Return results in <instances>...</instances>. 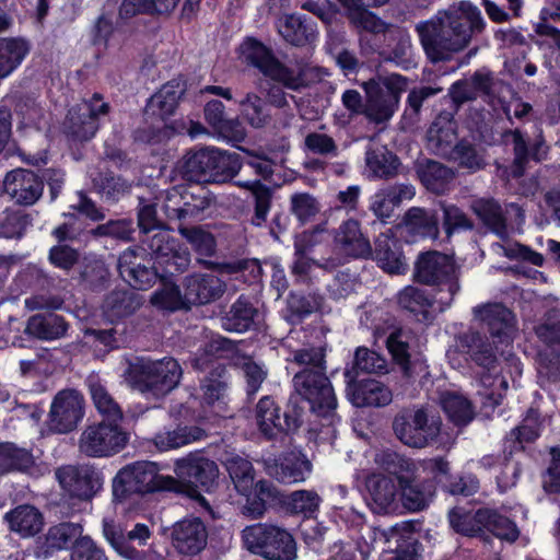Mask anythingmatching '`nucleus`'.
Instances as JSON below:
<instances>
[{
	"instance_id": "obj_1",
	"label": "nucleus",
	"mask_w": 560,
	"mask_h": 560,
	"mask_svg": "<svg viewBox=\"0 0 560 560\" xmlns=\"http://www.w3.org/2000/svg\"><path fill=\"white\" fill-rule=\"evenodd\" d=\"M480 10L470 2L439 11L431 19L416 25L420 44L432 62L446 61L465 49L475 34L485 28Z\"/></svg>"
},
{
	"instance_id": "obj_2",
	"label": "nucleus",
	"mask_w": 560,
	"mask_h": 560,
	"mask_svg": "<svg viewBox=\"0 0 560 560\" xmlns=\"http://www.w3.org/2000/svg\"><path fill=\"white\" fill-rule=\"evenodd\" d=\"M375 463L395 476L399 487V503L409 512L425 510L432 502L436 486L432 478H421L413 459L385 450L375 455Z\"/></svg>"
},
{
	"instance_id": "obj_3",
	"label": "nucleus",
	"mask_w": 560,
	"mask_h": 560,
	"mask_svg": "<svg viewBox=\"0 0 560 560\" xmlns=\"http://www.w3.org/2000/svg\"><path fill=\"white\" fill-rule=\"evenodd\" d=\"M223 465L234 489L246 499L244 514L252 518L262 517L267 511V504L279 498L277 488L268 480L256 481L255 468L246 457L229 454L223 459Z\"/></svg>"
},
{
	"instance_id": "obj_4",
	"label": "nucleus",
	"mask_w": 560,
	"mask_h": 560,
	"mask_svg": "<svg viewBox=\"0 0 560 560\" xmlns=\"http://www.w3.org/2000/svg\"><path fill=\"white\" fill-rule=\"evenodd\" d=\"M183 370L173 358L162 360L137 359L126 371L130 386L147 398L160 399L175 389L182 378Z\"/></svg>"
},
{
	"instance_id": "obj_5",
	"label": "nucleus",
	"mask_w": 560,
	"mask_h": 560,
	"mask_svg": "<svg viewBox=\"0 0 560 560\" xmlns=\"http://www.w3.org/2000/svg\"><path fill=\"white\" fill-rule=\"evenodd\" d=\"M184 86L178 81L165 83L153 94L145 106L144 116L152 126L142 127L135 131V139L143 143H159L168 139L174 130L166 124L184 94Z\"/></svg>"
},
{
	"instance_id": "obj_6",
	"label": "nucleus",
	"mask_w": 560,
	"mask_h": 560,
	"mask_svg": "<svg viewBox=\"0 0 560 560\" xmlns=\"http://www.w3.org/2000/svg\"><path fill=\"white\" fill-rule=\"evenodd\" d=\"M246 550L265 560H295L298 547L293 535L284 527L271 523H257L242 530Z\"/></svg>"
},
{
	"instance_id": "obj_7",
	"label": "nucleus",
	"mask_w": 560,
	"mask_h": 560,
	"mask_svg": "<svg viewBox=\"0 0 560 560\" xmlns=\"http://www.w3.org/2000/svg\"><path fill=\"white\" fill-rule=\"evenodd\" d=\"M177 481L159 474L152 462H136L121 468L113 480V495L124 501L130 494H145L158 490L176 489Z\"/></svg>"
},
{
	"instance_id": "obj_8",
	"label": "nucleus",
	"mask_w": 560,
	"mask_h": 560,
	"mask_svg": "<svg viewBox=\"0 0 560 560\" xmlns=\"http://www.w3.org/2000/svg\"><path fill=\"white\" fill-rule=\"evenodd\" d=\"M243 62L258 69L265 77L282 86L299 91L305 85L301 71L296 72L281 62L273 51L255 38H246L240 46Z\"/></svg>"
},
{
	"instance_id": "obj_9",
	"label": "nucleus",
	"mask_w": 560,
	"mask_h": 560,
	"mask_svg": "<svg viewBox=\"0 0 560 560\" xmlns=\"http://www.w3.org/2000/svg\"><path fill=\"white\" fill-rule=\"evenodd\" d=\"M295 392L310 402L311 409L319 417L334 418L337 398L326 368H303L293 376Z\"/></svg>"
},
{
	"instance_id": "obj_10",
	"label": "nucleus",
	"mask_w": 560,
	"mask_h": 560,
	"mask_svg": "<svg viewBox=\"0 0 560 560\" xmlns=\"http://www.w3.org/2000/svg\"><path fill=\"white\" fill-rule=\"evenodd\" d=\"M393 430L402 444L413 448H424L438 439L441 421L427 409L418 408L396 415L393 420Z\"/></svg>"
},
{
	"instance_id": "obj_11",
	"label": "nucleus",
	"mask_w": 560,
	"mask_h": 560,
	"mask_svg": "<svg viewBox=\"0 0 560 560\" xmlns=\"http://www.w3.org/2000/svg\"><path fill=\"white\" fill-rule=\"evenodd\" d=\"M364 86L368 94L364 115L369 120L381 124L394 115L407 82L394 73L381 79L380 83L370 81Z\"/></svg>"
},
{
	"instance_id": "obj_12",
	"label": "nucleus",
	"mask_w": 560,
	"mask_h": 560,
	"mask_svg": "<svg viewBox=\"0 0 560 560\" xmlns=\"http://www.w3.org/2000/svg\"><path fill=\"white\" fill-rule=\"evenodd\" d=\"M128 443V433L118 423L98 422L84 428L78 446L89 457H107L119 453Z\"/></svg>"
},
{
	"instance_id": "obj_13",
	"label": "nucleus",
	"mask_w": 560,
	"mask_h": 560,
	"mask_svg": "<svg viewBox=\"0 0 560 560\" xmlns=\"http://www.w3.org/2000/svg\"><path fill=\"white\" fill-rule=\"evenodd\" d=\"M109 113V104L98 93L71 107L63 122L66 135L75 141H88L98 130V119Z\"/></svg>"
},
{
	"instance_id": "obj_14",
	"label": "nucleus",
	"mask_w": 560,
	"mask_h": 560,
	"mask_svg": "<svg viewBox=\"0 0 560 560\" xmlns=\"http://www.w3.org/2000/svg\"><path fill=\"white\" fill-rule=\"evenodd\" d=\"M416 279L428 285L445 284L450 293L446 301L441 302L448 306L453 296L459 291L456 276V266L451 257L439 252H429L419 256L416 262Z\"/></svg>"
},
{
	"instance_id": "obj_15",
	"label": "nucleus",
	"mask_w": 560,
	"mask_h": 560,
	"mask_svg": "<svg viewBox=\"0 0 560 560\" xmlns=\"http://www.w3.org/2000/svg\"><path fill=\"white\" fill-rule=\"evenodd\" d=\"M83 416V396L75 389H62L51 401L46 424L51 433L67 434L78 427Z\"/></svg>"
},
{
	"instance_id": "obj_16",
	"label": "nucleus",
	"mask_w": 560,
	"mask_h": 560,
	"mask_svg": "<svg viewBox=\"0 0 560 560\" xmlns=\"http://www.w3.org/2000/svg\"><path fill=\"white\" fill-rule=\"evenodd\" d=\"M56 479L61 489L80 501L91 500L102 488L100 471L91 465H65L56 469Z\"/></svg>"
},
{
	"instance_id": "obj_17",
	"label": "nucleus",
	"mask_w": 560,
	"mask_h": 560,
	"mask_svg": "<svg viewBox=\"0 0 560 560\" xmlns=\"http://www.w3.org/2000/svg\"><path fill=\"white\" fill-rule=\"evenodd\" d=\"M218 472V466L213 460L196 453H190L175 463V474L183 486L187 487V493L191 498L199 497L198 487L210 489Z\"/></svg>"
},
{
	"instance_id": "obj_18",
	"label": "nucleus",
	"mask_w": 560,
	"mask_h": 560,
	"mask_svg": "<svg viewBox=\"0 0 560 560\" xmlns=\"http://www.w3.org/2000/svg\"><path fill=\"white\" fill-rule=\"evenodd\" d=\"M103 535L110 546L124 558L128 560H144L145 556L130 546V541H136L139 546L147 545L151 537V530L148 525L137 523L132 529L127 533L113 520H103Z\"/></svg>"
},
{
	"instance_id": "obj_19",
	"label": "nucleus",
	"mask_w": 560,
	"mask_h": 560,
	"mask_svg": "<svg viewBox=\"0 0 560 560\" xmlns=\"http://www.w3.org/2000/svg\"><path fill=\"white\" fill-rule=\"evenodd\" d=\"M345 376L347 395L353 406L382 408L393 401V392L384 383L374 378L355 382L351 371H346Z\"/></svg>"
},
{
	"instance_id": "obj_20",
	"label": "nucleus",
	"mask_w": 560,
	"mask_h": 560,
	"mask_svg": "<svg viewBox=\"0 0 560 560\" xmlns=\"http://www.w3.org/2000/svg\"><path fill=\"white\" fill-rule=\"evenodd\" d=\"M415 196L416 188L411 184L387 185L369 198V210L378 221L386 224L394 217L395 209L402 202L412 200Z\"/></svg>"
},
{
	"instance_id": "obj_21",
	"label": "nucleus",
	"mask_w": 560,
	"mask_h": 560,
	"mask_svg": "<svg viewBox=\"0 0 560 560\" xmlns=\"http://www.w3.org/2000/svg\"><path fill=\"white\" fill-rule=\"evenodd\" d=\"M256 421L260 432L268 439L296 430L301 422L298 415L281 413L280 407L269 397H262L256 407Z\"/></svg>"
},
{
	"instance_id": "obj_22",
	"label": "nucleus",
	"mask_w": 560,
	"mask_h": 560,
	"mask_svg": "<svg viewBox=\"0 0 560 560\" xmlns=\"http://www.w3.org/2000/svg\"><path fill=\"white\" fill-rule=\"evenodd\" d=\"M171 536L172 545L179 553L194 556L206 547L208 532L200 518L192 517L175 523Z\"/></svg>"
},
{
	"instance_id": "obj_23",
	"label": "nucleus",
	"mask_w": 560,
	"mask_h": 560,
	"mask_svg": "<svg viewBox=\"0 0 560 560\" xmlns=\"http://www.w3.org/2000/svg\"><path fill=\"white\" fill-rule=\"evenodd\" d=\"M183 287L188 306L203 305L220 299L226 285L213 273H191L184 278Z\"/></svg>"
},
{
	"instance_id": "obj_24",
	"label": "nucleus",
	"mask_w": 560,
	"mask_h": 560,
	"mask_svg": "<svg viewBox=\"0 0 560 560\" xmlns=\"http://www.w3.org/2000/svg\"><path fill=\"white\" fill-rule=\"evenodd\" d=\"M4 191L19 205L32 206L43 194L42 179L28 170H13L7 174Z\"/></svg>"
},
{
	"instance_id": "obj_25",
	"label": "nucleus",
	"mask_w": 560,
	"mask_h": 560,
	"mask_svg": "<svg viewBox=\"0 0 560 560\" xmlns=\"http://www.w3.org/2000/svg\"><path fill=\"white\" fill-rule=\"evenodd\" d=\"M369 505L378 514L394 513L399 509V487L392 477L374 474L366 478Z\"/></svg>"
},
{
	"instance_id": "obj_26",
	"label": "nucleus",
	"mask_w": 560,
	"mask_h": 560,
	"mask_svg": "<svg viewBox=\"0 0 560 560\" xmlns=\"http://www.w3.org/2000/svg\"><path fill=\"white\" fill-rule=\"evenodd\" d=\"M410 335L402 329H395L386 339V348L397 364L405 378H413L425 371V366L420 361L410 360Z\"/></svg>"
},
{
	"instance_id": "obj_27",
	"label": "nucleus",
	"mask_w": 560,
	"mask_h": 560,
	"mask_svg": "<svg viewBox=\"0 0 560 560\" xmlns=\"http://www.w3.org/2000/svg\"><path fill=\"white\" fill-rule=\"evenodd\" d=\"M457 139L456 122L451 112L440 113L427 132V148L434 154L445 158Z\"/></svg>"
},
{
	"instance_id": "obj_28",
	"label": "nucleus",
	"mask_w": 560,
	"mask_h": 560,
	"mask_svg": "<svg viewBox=\"0 0 560 560\" xmlns=\"http://www.w3.org/2000/svg\"><path fill=\"white\" fill-rule=\"evenodd\" d=\"M374 257L378 266L388 273H404L407 264L401 252L400 243L392 230L381 233L375 240Z\"/></svg>"
},
{
	"instance_id": "obj_29",
	"label": "nucleus",
	"mask_w": 560,
	"mask_h": 560,
	"mask_svg": "<svg viewBox=\"0 0 560 560\" xmlns=\"http://www.w3.org/2000/svg\"><path fill=\"white\" fill-rule=\"evenodd\" d=\"M312 464L301 453H289L273 466L268 467V474L278 481L287 485L304 481L311 474Z\"/></svg>"
},
{
	"instance_id": "obj_30",
	"label": "nucleus",
	"mask_w": 560,
	"mask_h": 560,
	"mask_svg": "<svg viewBox=\"0 0 560 560\" xmlns=\"http://www.w3.org/2000/svg\"><path fill=\"white\" fill-rule=\"evenodd\" d=\"M205 118L215 132L228 141H243L245 131L237 119L225 117V107L222 102L212 100L205 106Z\"/></svg>"
},
{
	"instance_id": "obj_31",
	"label": "nucleus",
	"mask_w": 560,
	"mask_h": 560,
	"mask_svg": "<svg viewBox=\"0 0 560 560\" xmlns=\"http://www.w3.org/2000/svg\"><path fill=\"white\" fill-rule=\"evenodd\" d=\"M474 314L486 323L493 337L509 338L514 329V315L499 303L486 304L474 308Z\"/></svg>"
},
{
	"instance_id": "obj_32",
	"label": "nucleus",
	"mask_w": 560,
	"mask_h": 560,
	"mask_svg": "<svg viewBox=\"0 0 560 560\" xmlns=\"http://www.w3.org/2000/svg\"><path fill=\"white\" fill-rule=\"evenodd\" d=\"M206 436L203 429L197 425H178L163 429L154 434L151 442L160 452H167L200 441Z\"/></svg>"
},
{
	"instance_id": "obj_33",
	"label": "nucleus",
	"mask_w": 560,
	"mask_h": 560,
	"mask_svg": "<svg viewBox=\"0 0 560 560\" xmlns=\"http://www.w3.org/2000/svg\"><path fill=\"white\" fill-rule=\"evenodd\" d=\"M505 139L506 141H511L513 144L515 158L511 173L514 177H520L523 175L524 165L529 158L536 161H540L547 154V147L545 145V141L540 136H538V139L535 141L530 149L528 148L523 135L517 129L509 131L505 135Z\"/></svg>"
},
{
	"instance_id": "obj_34",
	"label": "nucleus",
	"mask_w": 560,
	"mask_h": 560,
	"mask_svg": "<svg viewBox=\"0 0 560 560\" xmlns=\"http://www.w3.org/2000/svg\"><path fill=\"white\" fill-rule=\"evenodd\" d=\"M336 243L353 257H369L372 255L370 242L361 232L360 223L349 219L338 229L335 236Z\"/></svg>"
},
{
	"instance_id": "obj_35",
	"label": "nucleus",
	"mask_w": 560,
	"mask_h": 560,
	"mask_svg": "<svg viewBox=\"0 0 560 560\" xmlns=\"http://www.w3.org/2000/svg\"><path fill=\"white\" fill-rule=\"evenodd\" d=\"M68 330L65 319L56 314H36L27 319L25 334L39 340L62 338Z\"/></svg>"
},
{
	"instance_id": "obj_36",
	"label": "nucleus",
	"mask_w": 560,
	"mask_h": 560,
	"mask_svg": "<svg viewBox=\"0 0 560 560\" xmlns=\"http://www.w3.org/2000/svg\"><path fill=\"white\" fill-rule=\"evenodd\" d=\"M88 386L92 401L98 413L106 421L113 423L121 421L124 418V411L102 381L97 376L91 375L88 378Z\"/></svg>"
},
{
	"instance_id": "obj_37",
	"label": "nucleus",
	"mask_w": 560,
	"mask_h": 560,
	"mask_svg": "<svg viewBox=\"0 0 560 560\" xmlns=\"http://www.w3.org/2000/svg\"><path fill=\"white\" fill-rule=\"evenodd\" d=\"M398 158L384 145L370 147L365 152V165L372 178L388 179L397 175Z\"/></svg>"
},
{
	"instance_id": "obj_38",
	"label": "nucleus",
	"mask_w": 560,
	"mask_h": 560,
	"mask_svg": "<svg viewBox=\"0 0 560 560\" xmlns=\"http://www.w3.org/2000/svg\"><path fill=\"white\" fill-rule=\"evenodd\" d=\"M213 162V148L203 149L185 155L180 171L189 182H212Z\"/></svg>"
},
{
	"instance_id": "obj_39",
	"label": "nucleus",
	"mask_w": 560,
	"mask_h": 560,
	"mask_svg": "<svg viewBox=\"0 0 560 560\" xmlns=\"http://www.w3.org/2000/svg\"><path fill=\"white\" fill-rule=\"evenodd\" d=\"M346 11L350 23L358 31H365L373 34L385 33L387 24L378 16L369 11L362 0H337Z\"/></svg>"
},
{
	"instance_id": "obj_40",
	"label": "nucleus",
	"mask_w": 560,
	"mask_h": 560,
	"mask_svg": "<svg viewBox=\"0 0 560 560\" xmlns=\"http://www.w3.org/2000/svg\"><path fill=\"white\" fill-rule=\"evenodd\" d=\"M278 31L287 43L294 46H303L316 36L313 23L295 14L279 19Z\"/></svg>"
},
{
	"instance_id": "obj_41",
	"label": "nucleus",
	"mask_w": 560,
	"mask_h": 560,
	"mask_svg": "<svg viewBox=\"0 0 560 560\" xmlns=\"http://www.w3.org/2000/svg\"><path fill=\"white\" fill-rule=\"evenodd\" d=\"M11 530L22 537L36 535L43 527L40 512L32 505H20L4 515Z\"/></svg>"
},
{
	"instance_id": "obj_42",
	"label": "nucleus",
	"mask_w": 560,
	"mask_h": 560,
	"mask_svg": "<svg viewBox=\"0 0 560 560\" xmlns=\"http://www.w3.org/2000/svg\"><path fill=\"white\" fill-rule=\"evenodd\" d=\"M404 224L412 235L431 240L439 236V222L433 211L412 207L405 213Z\"/></svg>"
},
{
	"instance_id": "obj_43",
	"label": "nucleus",
	"mask_w": 560,
	"mask_h": 560,
	"mask_svg": "<svg viewBox=\"0 0 560 560\" xmlns=\"http://www.w3.org/2000/svg\"><path fill=\"white\" fill-rule=\"evenodd\" d=\"M257 310L250 301L241 295L221 318V326L228 331L244 332L250 328Z\"/></svg>"
},
{
	"instance_id": "obj_44",
	"label": "nucleus",
	"mask_w": 560,
	"mask_h": 560,
	"mask_svg": "<svg viewBox=\"0 0 560 560\" xmlns=\"http://www.w3.org/2000/svg\"><path fill=\"white\" fill-rule=\"evenodd\" d=\"M30 52L28 43L22 38H0V79L9 77Z\"/></svg>"
},
{
	"instance_id": "obj_45",
	"label": "nucleus",
	"mask_w": 560,
	"mask_h": 560,
	"mask_svg": "<svg viewBox=\"0 0 560 560\" xmlns=\"http://www.w3.org/2000/svg\"><path fill=\"white\" fill-rule=\"evenodd\" d=\"M471 210L497 235L500 237L506 235V220L494 199H476L471 202Z\"/></svg>"
},
{
	"instance_id": "obj_46",
	"label": "nucleus",
	"mask_w": 560,
	"mask_h": 560,
	"mask_svg": "<svg viewBox=\"0 0 560 560\" xmlns=\"http://www.w3.org/2000/svg\"><path fill=\"white\" fill-rule=\"evenodd\" d=\"M460 346L466 349L471 359L488 370L493 368L495 357L492 346L477 331H468L460 338Z\"/></svg>"
},
{
	"instance_id": "obj_47",
	"label": "nucleus",
	"mask_w": 560,
	"mask_h": 560,
	"mask_svg": "<svg viewBox=\"0 0 560 560\" xmlns=\"http://www.w3.org/2000/svg\"><path fill=\"white\" fill-rule=\"evenodd\" d=\"M479 520L483 521L482 529L489 530L500 539L515 541L520 536L516 524L494 510L480 509Z\"/></svg>"
},
{
	"instance_id": "obj_48",
	"label": "nucleus",
	"mask_w": 560,
	"mask_h": 560,
	"mask_svg": "<svg viewBox=\"0 0 560 560\" xmlns=\"http://www.w3.org/2000/svg\"><path fill=\"white\" fill-rule=\"evenodd\" d=\"M441 406L450 420L456 425H466L474 418V409L470 401L463 395L454 392H445L441 395Z\"/></svg>"
},
{
	"instance_id": "obj_49",
	"label": "nucleus",
	"mask_w": 560,
	"mask_h": 560,
	"mask_svg": "<svg viewBox=\"0 0 560 560\" xmlns=\"http://www.w3.org/2000/svg\"><path fill=\"white\" fill-rule=\"evenodd\" d=\"M238 105L243 119L253 128H264L270 122L271 116L265 101L258 94L248 92Z\"/></svg>"
},
{
	"instance_id": "obj_50",
	"label": "nucleus",
	"mask_w": 560,
	"mask_h": 560,
	"mask_svg": "<svg viewBox=\"0 0 560 560\" xmlns=\"http://www.w3.org/2000/svg\"><path fill=\"white\" fill-rule=\"evenodd\" d=\"M32 454L12 443L0 444V476L13 470H26L33 466Z\"/></svg>"
},
{
	"instance_id": "obj_51",
	"label": "nucleus",
	"mask_w": 560,
	"mask_h": 560,
	"mask_svg": "<svg viewBox=\"0 0 560 560\" xmlns=\"http://www.w3.org/2000/svg\"><path fill=\"white\" fill-rule=\"evenodd\" d=\"M445 159L457 163L458 166L474 173L486 166L485 156L481 150L467 141H460L454 145Z\"/></svg>"
},
{
	"instance_id": "obj_52",
	"label": "nucleus",
	"mask_w": 560,
	"mask_h": 560,
	"mask_svg": "<svg viewBox=\"0 0 560 560\" xmlns=\"http://www.w3.org/2000/svg\"><path fill=\"white\" fill-rule=\"evenodd\" d=\"M422 184L431 191L441 194L453 179V172L435 161H429L418 171Z\"/></svg>"
},
{
	"instance_id": "obj_53",
	"label": "nucleus",
	"mask_w": 560,
	"mask_h": 560,
	"mask_svg": "<svg viewBox=\"0 0 560 560\" xmlns=\"http://www.w3.org/2000/svg\"><path fill=\"white\" fill-rule=\"evenodd\" d=\"M352 375L359 373L386 374L388 373L387 360L380 353L365 347H359L354 353Z\"/></svg>"
},
{
	"instance_id": "obj_54",
	"label": "nucleus",
	"mask_w": 560,
	"mask_h": 560,
	"mask_svg": "<svg viewBox=\"0 0 560 560\" xmlns=\"http://www.w3.org/2000/svg\"><path fill=\"white\" fill-rule=\"evenodd\" d=\"M214 201V197L203 187L188 186L183 220H199Z\"/></svg>"
},
{
	"instance_id": "obj_55",
	"label": "nucleus",
	"mask_w": 560,
	"mask_h": 560,
	"mask_svg": "<svg viewBox=\"0 0 560 560\" xmlns=\"http://www.w3.org/2000/svg\"><path fill=\"white\" fill-rule=\"evenodd\" d=\"M203 400L208 405L223 400L228 392L226 370L221 364L214 366L208 376L201 382Z\"/></svg>"
},
{
	"instance_id": "obj_56",
	"label": "nucleus",
	"mask_w": 560,
	"mask_h": 560,
	"mask_svg": "<svg viewBox=\"0 0 560 560\" xmlns=\"http://www.w3.org/2000/svg\"><path fill=\"white\" fill-rule=\"evenodd\" d=\"M212 182L221 183L232 179L242 168L241 156L235 152L221 151L213 148Z\"/></svg>"
},
{
	"instance_id": "obj_57",
	"label": "nucleus",
	"mask_w": 560,
	"mask_h": 560,
	"mask_svg": "<svg viewBox=\"0 0 560 560\" xmlns=\"http://www.w3.org/2000/svg\"><path fill=\"white\" fill-rule=\"evenodd\" d=\"M179 234L190 244L200 256L210 257L215 252L214 236L201 226H178Z\"/></svg>"
},
{
	"instance_id": "obj_58",
	"label": "nucleus",
	"mask_w": 560,
	"mask_h": 560,
	"mask_svg": "<svg viewBox=\"0 0 560 560\" xmlns=\"http://www.w3.org/2000/svg\"><path fill=\"white\" fill-rule=\"evenodd\" d=\"M151 303L166 311L189 308L185 292L182 294L179 287L174 283H165L161 289L154 291Z\"/></svg>"
},
{
	"instance_id": "obj_59",
	"label": "nucleus",
	"mask_w": 560,
	"mask_h": 560,
	"mask_svg": "<svg viewBox=\"0 0 560 560\" xmlns=\"http://www.w3.org/2000/svg\"><path fill=\"white\" fill-rule=\"evenodd\" d=\"M94 187L106 200L117 201L130 192L131 183L119 176L100 174L94 178Z\"/></svg>"
},
{
	"instance_id": "obj_60",
	"label": "nucleus",
	"mask_w": 560,
	"mask_h": 560,
	"mask_svg": "<svg viewBox=\"0 0 560 560\" xmlns=\"http://www.w3.org/2000/svg\"><path fill=\"white\" fill-rule=\"evenodd\" d=\"M537 338L547 346L560 347V306L549 310L535 327Z\"/></svg>"
},
{
	"instance_id": "obj_61",
	"label": "nucleus",
	"mask_w": 560,
	"mask_h": 560,
	"mask_svg": "<svg viewBox=\"0 0 560 560\" xmlns=\"http://www.w3.org/2000/svg\"><path fill=\"white\" fill-rule=\"evenodd\" d=\"M145 242L150 254L161 264L168 261L178 248L177 241L166 230H159Z\"/></svg>"
},
{
	"instance_id": "obj_62",
	"label": "nucleus",
	"mask_w": 560,
	"mask_h": 560,
	"mask_svg": "<svg viewBox=\"0 0 560 560\" xmlns=\"http://www.w3.org/2000/svg\"><path fill=\"white\" fill-rule=\"evenodd\" d=\"M448 520L451 526L463 535L474 536L482 530L483 521L479 520V510L471 513L463 508H455L450 511Z\"/></svg>"
},
{
	"instance_id": "obj_63",
	"label": "nucleus",
	"mask_w": 560,
	"mask_h": 560,
	"mask_svg": "<svg viewBox=\"0 0 560 560\" xmlns=\"http://www.w3.org/2000/svg\"><path fill=\"white\" fill-rule=\"evenodd\" d=\"M81 526L74 523H61L49 528L46 535L48 550L66 548L77 536L81 534Z\"/></svg>"
},
{
	"instance_id": "obj_64",
	"label": "nucleus",
	"mask_w": 560,
	"mask_h": 560,
	"mask_svg": "<svg viewBox=\"0 0 560 560\" xmlns=\"http://www.w3.org/2000/svg\"><path fill=\"white\" fill-rule=\"evenodd\" d=\"M397 300L402 308L411 313H424L433 304L425 290L412 285L402 289Z\"/></svg>"
}]
</instances>
